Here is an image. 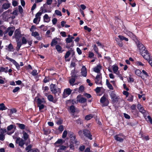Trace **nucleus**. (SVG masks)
<instances>
[{"instance_id":"obj_1","label":"nucleus","mask_w":152,"mask_h":152,"mask_svg":"<svg viewBox=\"0 0 152 152\" xmlns=\"http://www.w3.org/2000/svg\"><path fill=\"white\" fill-rule=\"evenodd\" d=\"M138 47L140 49V53L145 59L148 60L151 58L148 51L145 50V48L143 44H139Z\"/></svg>"},{"instance_id":"obj_2","label":"nucleus","mask_w":152,"mask_h":152,"mask_svg":"<svg viewBox=\"0 0 152 152\" xmlns=\"http://www.w3.org/2000/svg\"><path fill=\"white\" fill-rule=\"evenodd\" d=\"M64 142L61 139H58L54 143L55 148H59L57 150V152H62L63 150H65L67 147L63 145L62 144Z\"/></svg>"},{"instance_id":"obj_3","label":"nucleus","mask_w":152,"mask_h":152,"mask_svg":"<svg viewBox=\"0 0 152 152\" xmlns=\"http://www.w3.org/2000/svg\"><path fill=\"white\" fill-rule=\"evenodd\" d=\"M43 12V10L42 12H39L35 15V18L34 19L33 22L36 24L39 23L40 21L41 18V16Z\"/></svg>"},{"instance_id":"obj_4","label":"nucleus","mask_w":152,"mask_h":152,"mask_svg":"<svg viewBox=\"0 0 152 152\" xmlns=\"http://www.w3.org/2000/svg\"><path fill=\"white\" fill-rule=\"evenodd\" d=\"M100 102L102 103L103 104L104 106H107L109 103L108 101L106 98V96L105 95L101 98Z\"/></svg>"},{"instance_id":"obj_5","label":"nucleus","mask_w":152,"mask_h":152,"mask_svg":"<svg viewBox=\"0 0 152 152\" xmlns=\"http://www.w3.org/2000/svg\"><path fill=\"white\" fill-rule=\"evenodd\" d=\"M11 13V12L8 10L4 12L2 15V16L4 19L5 20H7L8 19L10 18Z\"/></svg>"},{"instance_id":"obj_6","label":"nucleus","mask_w":152,"mask_h":152,"mask_svg":"<svg viewBox=\"0 0 152 152\" xmlns=\"http://www.w3.org/2000/svg\"><path fill=\"white\" fill-rule=\"evenodd\" d=\"M25 140L22 138L18 137L17 138L16 140V142L18 144V145L20 147H23L25 144Z\"/></svg>"},{"instance_id":"obj_7","label":"nucleus","mask_w":152,"mask_h":152,"mask_svg":"<svg viewBox=\"0 0 152 152\" xmlns=\"http://www.w3.org/2000/svg\"><path fill=\"white\" fill-rule=\"evenodd\" d=\"M110 96L113 103H115L118 101V97L116 95L114 91H112L110 93Z\"/></svg>"},{"instance_id":"obj_8","label":"nucleus","mask_w":152,"mask_h":152,"mask_svg":"<svg viewBox=\"0 0 152 152\" xmlns=\"http://www.w3.org/2000/svg\"><path fill=\"white\" fill-rule=\"evenodd\" d=\"M72 90L69 88L65 89L64 91L63 96L64 98L67 97L69 96L71 93Z\"/></svg>"},{"instance_id":"obj_9","label":"nucleus","mask_w":152,"mask_h":152,"mask_svg":"<svg viewBox=\"0 0 152 152\" xmlns=\"http://www.w3.org/2000/svg\"><path fill=\"white\" fill-rule=\"evenodd\" d=\"M114 138L117 141L122 142L123 141L124 137L122 135L118 134L115 136Z\"/></svg>"},{"instance_id":"obj_10","label":"nucleus","mask_w":152,"mask_h":152,"mask_svg":"<svg viewBox=\"0 0 152 152\" xmlns=\"http://www.w3.org/2000/svg\"><path fill=\"white\" fill-rule=\"evenodd\" d=\"M95 83L97 85L100 84L102 83V76L101 74L97 75L95 79Z\"/></svg>"},{"instance_id":"obj_11","label":"nucleus","mask_w":152,"mask_h":152,"mask_svg":"<svg viewBox=\"0 0 152 152\" xmlns=\"http://www.w3.org/2000/svg\"><path fill=\"white\" fill-rule=\"evenodd\" d=\"M83 132L84 135L86 137L91 140L92 139V135L91 134L89 130L87 129H85L83 130Z\"/></svg>"},{"instance_id":"obj_12","label":"nucleus","mask_w":152,"mask_h":152,"mask_svg":"<svg viewBox=\"0 0 152 152\" xmlns=\"http://www.w3.org/2000/svg\"><path fill=\"white\" fill-rule=\"evenodd\" d=\"M81 75L84 77H86L87 74L86 68L85 66H83L81 70Z\"/></svg>"},{"instance_id":"obj_13","label":"nucleus","mask_w":152,"mask_h":152,"mask_svg":"<svg viewBox=\"0 0 152 152\" xmlns=\"http://www.w3.org/2000/svg\"><path fill=\"white\" fill-rule=\"evenodd\" d=\"M50 91L53 93L56 94L57 92L56 85L54 84H51L50 85Z\"/></svg>"},{"instance_id":"obj_14","label":"nucleus","mask_w":152,"mask_h":152,"mask_svg":"<svg viewBox=\"0 0 152 152\" xmlns=\"http://www.w3.org/2000/svg\"><path fill=\"white\" fill-rule=\"evenodd\" d=\"M112 67L113 72L117 75H118L119 72L118 71V67L117 65H114Z\"/></svg>"},{"instance_id":"obj_15","label":"nucleus","mask_w":152,"mask_h":152,"mask_svg":"<svg viewBox=\"0 0 152 152\" xmlns=\"http://www.w3.org/2000/svg\"><path fill=\"white\" fill-rule=\"evenodd\" d=\"M14 31V27H9L7 30V32L8 33L9 35L11 36L12 35Z\"/></svg>"},{"instance_id":"obj_16","label":"nucleus","mask_w":152,"mask_h":152,"mask_svg":"<svg viewBox=\"0 0 152 152\" xmlns=\"http://www.w3.org/2000/svg\"><path fill=\"white\" fill-rule=\"evenodd\" d=\"M102 67L100 64L97 65L94 68V71L96 73H99Z\"/></svg>"},{"instance_id":"obj_17","label":"nucleus","mask_w":152,"mask_h":152,"mask_svg":"<svg viewBox=\"0 0 152 152\" xmlns=\"http://www.w3.org/2000/svg\"><path fill=\"white\" fill-rule=\"evenodd\" d=\"M137 108L139 110L140 112L144 114L145 113V110L140 104H137Z\"/></svg>"},{"instance_id":"obj_18","label":"nucleus","mask_w":152,"mask_h":152,"mask_svg":"<svg viewBox=\"0 0 152 152\" xmlns=\"http://www.w3.org/2000/svg\"><path fill=\"white\" fill-rule=\"evenodd\" d=\"M135 74L138 76H140L141 78L143 79H144V76H143L142 74V72L141 71L138 69H137L135 71Z\"/></svg>"},{"instance_id":"obj_19","label":"nucleus","mask_w":152,"mask_h":152,"mask_svg":"<svg viewBox=\"0 0 152 152\" xmlns=\"http://www.w3.org/2000/svg\"><path fill=\"white\" fill-rule=\"evenodd\" d=\"M124 32L128 36L133 39H134L135 37V36L133 34L129 31L126 30L124 31Z\"/></svg>"},{"instance_id":"obj_20","label":"nucleus","mask_w":152,"mask_h":152,"mask_svg":"<svg viewBox=\"0 0 152 152\" xmlns=\"http://www.w3.org/2000/svg\"><path fill=\"white\" fill-rule=\"evenodd\" d=\"M31 35L36 37L37 39L39 40L40 39V37L39 36V34L36 31H33L31 33Z\"/></svg>"},{"instance_id":"obj_21","label":"nucleus","mask_w":152,"mask_h":152,"mask_svg":"<svg viewBox=\"0 0 152 152\" xmlns=\"http://www.w3.org/2000/svg\"><path fill=\"white\" fill-rule=\"evenodd\" d=\"M22 134H23V137L24 139V140L25 141L27 140H29V135L26 132L24 131H23Z\"/></svg>"},{"instance_id":"obj_22","label":"nucleus","mask_w":152,"mask_h":152,"mask_svg":"<svg viewBox=\"0 0 152 152\" xmlns=\"http://www.w3.org/2000/svg\"><path fill=\"white\" fill-rule=\"evenodd\" d=\"M69 110L70 112L72 113H74L77 111V109L73 105H71L70 107Z\"/></svg>"},{"instance_id":"obj_23","label":"nucleus","mask_w":152,"mask_h":152,"mask_svg":"<svg viewBox=\"0 0 152 152\" xmlns=\"http://www.w3.org/2000/svg\"><path fill=\"white\" fill-rule=\"evenodd\" d=\"M44 20L45 22L48 23L50 20V18L47 14H45L43 17Z\"/></svg>"},{"instance_id":"obj_24","label":"nucleus","mask_w":152,"mask_h":152,"mask_svg":"<svg viewBox=\"0 0 152 152\" xmlns=\"http://www.w3.org/2000/svg\"><path fill=\"white\" fill-rule=\"evenodd\" d=\"M70 52L69 51H68L66 53L65 56V58L66 61H70V58H68L70 55Z\"/></svg>"},{"instance_id":"obj_25","label":"nucleus","mask_w":152,"mask_h":152,"mask_svg":"<svg viewBox=\"0 0 152 152\" xmlns=\"http://www.w3.org/2000/svg\"><path fill=\"white\" fill-rule=\"evenodd\" d=\"M48 99L50 102H53L54 103H55L56 100L54 99L53 96L52 95H50L47 96Z\"/></svg>"},{"instance_id":"obj_26","label":"nucleus","mask_w":152,"mask_h":152,"mask_svg":"<svg viewBox=\"0 0 152 152\" xmlns=\"http://www.w3.org/2000/svg\"><path fill=\"white\" fill-rule=\"evenodd\" d=\"M8 67H0V73L1 72H4L6 73L8 72Z\"/></svg>"},{"instance_id":"obj_27","label":"nucleus","mask_w":152,"mask_h":152,"mask_svg":"<svg viewBox=\"0 0 152 152\" xmlns=\"http://www.w3.org/2000/svg\"><path fill=\"white\" fill-rule=\"evenodd\" d=\"M37 102L38 105L42 104H44L45 102V99L43 98H42V99H41L40 98L38 99H37Z\"/></svg>"},{"instance_id":"obj_28","label":"nucleus","mask_w":152,"mask_h":152,"mask_svg":"<svg viewBox=\"0 0 152 152\" xmlns=\"http://www.w3.org/2000/svg\"><path fill=\"white\" fill-rule=\"evenodd\" d=\"M10 3L7 2L3 4L2 7L3 9L6 10L10 7Z\"/></svg>"},{"instance_id":"obj_29","label":"nucleus","mask_w":152,"mask_h":152,"mask_svg":"<svg viewBox=\"0 0 152 152\" xmlns=\"http://www.w3.org/2000/svg\"><path fill=\"white\" fill-rule=\"evenodd\" d=\"M69 142L72 143H78V142L77 141L76 139V137H71V138H70Z\"/></svg>"},{"instance_id":"obj_30","label":"nucleus","mask_w":152,"mask_h":152,"mask_svg":"<svg viewBox=\"0 0 152 152\" xmlns=\"http://www.w3.org/2000/svg\"><path fill=\"white\" fill-rule=\"evenodd\" d=\"M93 117V115L91 114H90L86 116L85 118V119L86 120L88 121L91 119Z\"/></svg>"},{"instance_id":"obj_31","label":"nucleus","mask_w":152,"mask_h":152,"mask_svg":"<svg viewBox=\"0 0 152 152\" xmlns=\"http://www.w3.org/2000/svg\"><path fill=\"white\" fill-rule=\"evenodd\" d=\"M15 38L17 39H18L20 37V33L18 30H15Z\"/></svg>"},{"instance_id":"obj_32","label":"nucleus","mask_w":152,"mask_h":152,"mask_svg":"<svg viewBox=\"0 0 152 152\" xmlns=\"http://www.w3.org/2000/svg\"><path fill=\"white\" fill-rule=\"evenodd\" d=\"M77 100L80 103H83L85 102L86 101V99L84 97H81L79 99H78V97H77Z\"/></svg>"},{"instance_id":"obj_33","label":"nucleus","mask_w":152,"mask_h":152,"mask_svg":"<svg viewBox=\"0 0 152 152\" xmlns=\"http://www.w3.org/2000/svg\"><path fill=\"white\" fill-rule=\"evenodd\" d=\"M69 147L70 149L72 150H74L75 148H74V144L77 145L78 143H71V142H69Z\"/></svg>"},{"instance_id":"obj_34","label":"nucleus","mask_w":152,"mask_h":152,"mask_svg":"<svg viewBox=\"0 0 152 152\" xmlns=\"http://www.w3.org/2000/svg\"><path fill=\"white\" fill-rule=\"evenodd\" d=\"M15 128V125H10L7 127V130L8 131H10L13 129Z\"/></svg>"},{"instance_id":"obj_35","label":"nucleus","mask_w":152,"mask_h":152,"mask_svg":"<svg viewBox=\"0 0 152 152\" xmlns=\"http://www.w3.org/2000/svg\"><path fill=\"white\" fill-rule=\"evenodd\" d=\"M118 37L120 39V40L121 41H122L123 40H124L126 41H128V39L127 38L125 37L119 35L118 36Z\"/></svg>"},{"instance_id":"obj_36","label":"nucleus","mask_w":152,"mask_h":152,"mask_svg":"<svg viewBox=\"0 0 152 152\" xmlns=\"http://www.w3.org/2000/svg\"><path fill=\"white\" fill-rule=\"evenodd\" d=\"M56 48L57 51L61 53L62 52V48L61 46H60L59 45H57L56 46Z\"/></svg>"},{"instance_id":"obj_37","label":"nucleus","mask_w":152,"mask_h":152,"mask_svg":"<svg viewBox=\"0 0 152 152\" xmlns=\"http://www.w3.org/2000/svg\"><path fill=\"white\" fill-rule=\"evenodd\" d=\"M7 109L4 104L2 103L0 104V110H3Z\"/></svg>"},{"instance_id":"obj_38","label":"nucleus","mask_w":152,"mask_h":152,"mask_svg":"<svg viewBox=\"0 0 152 152\" xmlns=\"http://www.w3.org/2000/svg\"><path fill=\"white\" fill-rule=\"evenodd\" d=\"M57 43L58 42L56 39H53L52 40L51 45L52 46H53L57 44Z\"/></svg>"},{"instance_id":"obj_39","label":"nucleus","mask_w":152,"mask_h":152,"mask_svg":"<svg viewBox=\"0 0 152 152\" xmlns=\"http://www.w3.org/2000/svg\"><path fill=\"white\" fill-rule=\"evenodd\" d=\"M116 41L118 45L120 47H122L123 46V43L121 41H119V39L118 38H116Z\"/></svg>"},{"instance_id":"obj_40","label":"nucleus","mask_w":152,"mask_h":152,"mask_svg":"<svg viewBox=\"0 0 152 152\" xmlns=\"http://www.w3.org/2000/svg\"><path fill=\"white\" fill-rule=\"evenodd\" d=\"M13 47L12 45L10 44L8 46L7 50L10 51H12L13 50Z\"/></svg>"},{"instance_id":"obj_41","label":"nucleus","mask_w":152,"mask_h":152,"mask_svg":"<svg viewBox=\"0 0 152 152\" xmlns=\"http://www.w3.org/2000/svg\"><path fill=\"white\" fill-rule=\"evenodd\" d=\"M75 81V80L74 78H71L69 80V83L72 86H73V85H75V84H74V83Z\"/></svg>"},{"instance_id":"obj_42","label":"nucleus","mask_w":152,"mask_h":152,"mask_svg":"<svg viewBox=\"0 0 152 152\" xmlns=\"http://www.w3.org/2000/svg\"><path fill=\"white\" fill-rule=\"evenodd\" d=\"M52 2V0H47L46 4H44L43 7H45L47 4L48 5H50Z\"/></svg>"},{"instance_id":"obj_43","label":"nucleus","mask_w":152,"mask_h":152,"mask_svg":"<svg viewBox=\"0 0 152 152\" xmlns=\"http://www.w3.org/2000/svg\"><path fill=\"white\" fill-rule=\"evenodd\" d=\"M67 134V131L65 130L63 133L62 137L63 138H65Z\"/></svg>"},{"instance_id":"obj_44","label":"nucleus","mask_w":152,"mask_h":152,"mask_svg":"<svg viewBox=\"0 0 152 152\" xmlns=\"http://www.w3.org/2000/svg\"><path fill=\"white\" fill-rule=\"evenodd\" d=\"M19 127L22 129H24L25 127V126L23 124H18Z\"/></svg>"},{"instance_id":"obj_45","label":"nucleus","mask_w":152,"mask_h":152,"mask_svg":"<svg viewBox=\"0 0 152 152\" xmlns=\"http://www.w3.org/2000/svg\"><path fill=\"white\" fill-rule=\"evenodd\" d=\"M13 63L16 66V67L17 68V69H18L19 70L20 68V66L19 64L17 62L15 61Z\"/></svg>"},{"instance_id":"obj_46","label":"nucleus","mask_w":152,"mask_h":152,"mask_svg":"<svg viewBox=\"0 0 152 152\" xmlns=\"http://www.w3.org/2000/svg\"><path fill=\"white\" fill-rule=\"evenodd\" d=\"M68 136L70 138L71 137H75V135L74 134V133L72 132H68Z\"/></svg>"},{"instance_id":"obj_47","label":"nucleus","mask_w":152,"mask_h":152,"mask_svg":"<svg viewBox=\"0 0 152 152\" xmlns=\"http://www.w3.org/2000/svg\"><path fill=\"white\" fill-rule=\"evenodd\" d=\"M27 41L26 39L24 37H22V42L23 44H26Z\"/></svg>"},{"instance_id":"obj_48","label":"nucleus","mask_w":152,"mask_h":152,"mask_svg":"<svg viewBox=\"0 0 152 152\" xmlns=\"http://www.w3.org/2000/svg\"><path fill=\"white\" fill-rule=\"evenodd\" d=\"M136 65L137 66H144V64L142 63L140 61H137L136 62Z\"/></svg>"},{"instance_id":"obj_49","label":"nucleus","mask_w":152,"mask_h":152,"mask_svg":"<svg viewBox=\"0 0 152 152\" xmlns=\"http://www.w3.org/2000/svg\"><path fill=\"white\" fill-rule=\"evenodd\" d=\"M6 132V130L5 129H0V134H3Z\"/></svg>"},{"instance_id":"obj_50","label":"nucleus","mask_w":152,"mask_h":152,"mask_svg":"<svg viewBox=\"0 0 152 152\" xmlns=\"http://www.w3.org/2000/svg\"><path fill=\"white\" fill-rule=\"evenodd\" d=\"M4 78H3L2 76H0V84H3L4 83Z\"/></svg>"},{"instance_id":"obj_51","label":"nucleus","mask_w":152,"mask_h":152,"mask_svg":"<svg viewBox=\"0 0 152 152\" xmlns=\"http://www.w3.org/2000/svg\"><path fill=\"white\" fill-rule=\"evenodd\" d=\"M143 74L145 75L144 78L145 77H146L148 76V75L147 73L144 70H143L142 71V74Z\"/></svg>"},{"instance_id":"obj_52","label":"nucleus","mask_w":152,"mask_h":152,"mask_svg":"<svg viewBox=\"0 0 152 152\" xmlns=\"http://www.w3.org/2000/svg\"><path fill=\"white\" fill-rule=\"evenodd\" d=\"M55 13L56 14L58 15L61 16L62 15L61 12L58 10H56L55 11Z\"/></svg>"},{"instance_id":"obj_53","label":"nucleus","mask_w":152,"mask_h":152,"mask_svg":"<svg viewBox=\"0 0 152 152\" xmlns=\"http://www.w3.org/2000/svg\"><path fill=\"white\" fill-rule=\"evenodd\" d=\"M21 45L22 44L20 42H17V49L18 50H19L20 49Z\"/></svg>"},{"instance_id":"obj_54","label":"nucleus","mask_w":152,"mask_h":152,"mask_svg":"<svg viewBox=\"0 0 152 152\" xmlns=\"http://www.w3.org/2000/svg\"><path fill=\"white\" fill-rule=\"evenodd\" d=\"M84 29L87 31L88 32H90L91 30V29L90 28L86 26H84Z\"/></svg>"},{"instance_id":"obj_55","label":"nucleus","mask_w":152,"mask_h":152,"mask_svg":"<svg viewBox=\"0 0 152 152\" xmlns=\"http://www.w3.org/2000/svg\"><path fill=\"white\" fill-rule=\"evenodd\" d=\"M16 110L15 109H12L10 110V114H12L13 113H15L16 112Z\"/></svg>"},{"instance_id":"obj_56","label":"nucleus","mask_w":152,"mask_h":152,"mask_svg":"<svg viewBox=\"0 0 152 152\" xmlns=\"http://www.w3.org/2000/svg\"><path fill=\"white\" fill-rule=\"evenodd\" d=\"M133 99V97L132 96H129L128 98L127 99V100L128 101H130V102H132Z\"/></svg>"},{"instance_id":"obj_57","label":"nucleus","mask_w":152,"mask_h":152,"mask_svg":"<svg viewBox=\"0 0 152 152\" xmlns=\"http://www.w3.org/2000/svg\"><path fill=\"white\" fill-rule=\"evenodd\" d=\"M32 75L33 76H35L37 75V71L36 70H33L31 72Z\"/></svg>"},{"instance_id":"obj_58","label":"nucleus","mask_w":152,"mask_h":152,"mask_svg":"<svg viewBox=\"0 0 152 152\" xmlns=\"http://www.w3.org/2000/svg\"><path fill=\"white\" fill-rule=\"evenodd\" d=\"M20 89V88L19 87H16L13 90V93H15L19 91Z\"/></svg>"},{"instance_id":"obj_59","label":"nucleus","mask_w":152,"mask_h":152,"mask_svg":"<svg viewBox=\"0 0 152 152\" xmlns=\"http://www.w3.org/2000/svg\"><path fill=\"white\" fill-rule=\"evenodd\" d=\"M5 138L4 135L3 134H0V140L3 141Z\"/></svg>"},{"instance_id":"obj_60","label":"nucleus","mask_w":152,"mask_h":152,"mask_svg":"<svg viewBox=\"0 0 152 152\" xmlns=\"http://www.w3.org/2000/svg\"><path fill=\"white\" fill-rule=\"evenodd\" d=\"M6 58L7 59L9 60L10 61L12 62V63H13L14 62V61H15V60H14L13 59L10 58L7 56H6Z\"/></svg>"},{"instance_id":"obj_61","label":"nucleus","mask_w":152,"mask_h":152,"mask_svg":"<svg viewBox=\"0 0 152 152\" xmlns=\"http://www.w3.org/2000/svg\"><path fill=\"white\" fill-rule=\"evenodd\" d=\"M79 55H80L82 54V51L79 48H77L76 49Z\"/></svg>"},{"instance_id":"obj_62","label":"nucleus","mask_w":152,"mask_h":152,"mask_svg":"<svg viewBox=\"0 0 152 152\" xmlns=\"http://www.w3.org/2000/svg\"><path fill=\"white\" fill-rule=\"evenodd\" d=\"M39 27L40 28H42V30L44 31H45L46 30H47V28L46 27H45V26L44 25H41L40 27Z\"/></svg>"},{"instance_id":"obj_63","label":"nucleus","mask_w":152,"mask_h":152,"mask_svg":"<svg viewBox=\"0 0 152 152\" xmlns=\"http://www.w3.org/2000/svg\"><path fill=\"white\" fill-rule=\"evenodd\" d=\"M141 137L142 138L145 139L146 140H148L149 139V137L148 136H144L142 134Z\"/></svg>"},{"instance_id":"obj_64","label":"nucleus","mask_w":152,"mask_h":152,"mask_svg":"<svg viewBox=\"0 0 152 152\" xmlns=\"http://www.w3.org/2000/svg\"><path fill=\"white\" fill-rule=\"evenodd\" d=\"M72 41L70 38H67L66 39V42L68 43L71 42H72Z\"/></svg>"}]
</instances>
